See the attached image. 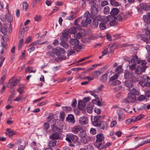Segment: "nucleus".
I'll return each instance as SVG.
<instances>
[{
	"mask_svg": "<svg viewBox=\"0 0 150 150\" xmlns=\"http://www.w3.org/2000/svg\"><path fill=\"white\" fill-rule=\"evenodd\" d=\"M90 15L89 11H86L83 17H81V20L82 19L81 22V26L86 27L88 24H90L91 22V20L90 18Z\"/></svg>",
	"mask_w": 150,
	"mask_h": 150,
	"instance_id": "obj_1",
	"label": "nucleus"
},
{
	"mask_svg": "<svg viewBox=\"0 0 150 150\" xmlns=\"http://www.w3.org/2000/svg\"><path fill=\"white\" fill-rule=\"evenodd\" d=\"M65 139L69 143H71L72 141L75 143H79L78 137L72 134H67L66 136Z\"/></svg>",
	"mask_w": 150,
	"mask_h": 150,
	"instance_id": "obj_2",
	"label": "nucleus"
},
{
	"mask_svg": "<svg viewBox=\"0 0 150 150\" xmlns=\"http://www.w3.org/2000/svg\"><path fill=\"white\" fill-rule=\"evenodd\" d=\"M136 96L132 93H128L127 97L123 99V101L125 103H134L136 100Z\"/></svg>",
	"mask_w": 150,
	"mask_h": 150,
	"instance_id": "obj_3",
	"label": "nucleus"
},
{
	"mask_svg": "<svg viewBox=\"0 0 150 150\" xmlns=\"http://www.w3.org/2000/svg\"><path fill=\"white\" fill-rule=\"evenodd\" d=\"M124 76L126 79H131L134 82H135L138 81V79L135 77L133 73L129 71H126L125 73Z\"/></svg>",
	"mask_w": 150,
	"mask_h": 150,
	"instance_id": "obj_4",
	"label": "nucleus"
},
{
	"mask_svg": "<svg viewBox=\"0 0 150 150\" xmlns=\"http://www.w3.org/2000/svg\"><path fill=\"white\" fill-rule=\"evenodd\" d=\"M104 137L102 134H98L96 135V145L98 148V144H103V143L101 142L104 140Z\"/></svg>",
	"mask_w": 150,
	"mask_h": 150,
	"instance_id": "obj_5",
	"label": "nucleus"
},
{
	"mask_svg": "<svg viewBox=\"0 0 150 150\" xmlns=\"http://www.w3.org/2000/svg\"><path fill=\"white\" fill-rule=\"evenodd\" d=\"M141 61L140 59L138 58L137 55H133L132 56V59L130 60L129 64L133 63L137 64H139Z\"/></svg>",
	"mask_w": 150,
	"mask_h": 150,
	"instance_id": "obj_6",
	"label": "nucleus"
},
{
	"mask_svg": "<svg viewBox=\"0 0 150 150\" xmlns=\"http://www.w3.org/2000/svg\"><path fill=\"white\" fill-rule=\"evenodd\" d=\"M82 129V128L80 125H76L72 128L71 132L74 134H76Z\"/></svg>",
	"mask_w": 150,
	"mask_h": 150,
	"instance_id": "obj_7",
	"label": "nucleus"
},
{
	"mask_svg": "<svg viewBox=\"0 0 150 150\" xmlns=\"http://www.w3.org/2000/svg\"><path fill=\"white\" fill-rule=\"evenodd\" d=\"M79 122V123L81 125H86L88 122V119L86 117L82 116L80 117Z\"/></svg>",
	"mask_w": 150,
	"mask_h": 150,
	"instance_id": "obj_8",
	"label": "nucleus"
},
{
	"mask_svg": "<svg viewBox=\"0 0 150 150\" xmlns=\"http://www.w3.org/2000/svg\"><path fill=\"white\" fill-rule=\"evenodd\" d=\"M91 11V17H94L95 16H97L98 13V11L97 8L96 7H91L90 10Z\"/></svg>",
	"mask_w": 150,
	"mask_h": 150,
	"instance_id": "obj_9",
	"label": "nucleus"
},
{
	"mask_svg": "<svg viewBox=\"0 0 150 150\" xmlns=\"http://www.w3.org/2000/svg\"><path fill=\"white\" fill-rule=\"evenodd\" d=\"M111 145V143L110 142H108L105 145H104V142L103 144H98V149H103L106 148L108 147Z\"/></svg>",
	"mask_w": 150,
	"mask_h": 150,
	"instance_id": "obj_10",
	"label": "nucleus"
},
{
	"mask_svg": "<svg viewBox=\"0 0 150 150\" xmlns=\"http://www.w3.org/2000/svg\"><path fill=\"white\" fill-rule=\"evenodd\" d=\"M69 33L68 29H66L62 32V35L60 37V39L62 41L63 40L64 38H68Z\"/></svg>",
	"mask_w": 150,
	"mask_h": 150,
	"instance_id": "obj_11",
	"label": "nucleus"
},
{
	"mask_svg": "<svg viewBox=\"0 0 150 150\" xmlns=\"http://www.w3.org/2000/svg\"><path fill=\"white\" fill-rule=\"evenodd\" d=\"M59 133H60L55 132V133H52L50 136V139L54 140H55L59 139L60 138V137Z\"/></svg>",
	"mask_w": 150,
	"mask_h": 150,
	"instance_id": "obj_12",
	"label": "nucleus"
},
{
	"mask_svg": "<svg viewBox=\"0 0 150 150\" xmlns=\"http://www.w3.org/2000/svg\"><path fill=\"white\" fill-rule=\"evenodd\" d=\"M102 18L101 19L102 23L105 24L108 21H110V19H112L113 17H112V16L109 15L107 17L103 16Z\"/></svg>",
	"mask_w": 150,
	"mask_h": 150,
	"instance_id": "obj_13",
	"label": "nucleus"
},
{
	"mask_svg": "<svg viewBox=\"0 0 150 150\" xmlns=\"http://www.w3.org/2000/svg\"><path fill=\"white\" fill-rule=\"evenodd\" d=\"M66 120L69 122H71L73 124H74L75 122L74 117L71 114L68 115L66 118Z\"/></svg>",
	"mask_w": 150,
	"mask_h": 150,
	"instance_id": "obj_14",
	"label": "nucleus"
},
{
	"mask_svg": "<svg viewBox=\"0 0 150 150\" xmlns=\"http://www.w3.org/2000/svg\"><path fill=\"white\" fill-rule=\"evenodd\" d=\"M84 32V30H83L82 31H80L76 34H74V38L77 40L82 38V37L84 36V34L83 33Z\"/></svg>",
	"mask_w": 150,
	"mask_h": 150,
	"instance_id": "obj_15",
	"label": "nucleus"
},
{
	"mask_svg": "<svg viewBox=\"0 0 150 150\" xmlns=\"http://www.w3.org/2000/svg\"><path fill=\"white\" fill-rule=\"evenodd\" d=\"M69 42L71 45L75 46L79 45V40L75 38H74L70 39Z\"/></svg>",
	"mask_w": 150,
	"mask_h": 150,
	"instance_id": "obj_16",
	"label": "nucleus"
},
{
	"mask_svg": "<svg viewBox=\"0 0 150 150\" xmlns=\"http://www.w3.org/2000/svg\"><path fill=\"white\" fill-rule=\"evenodd\" d=\"M112 19H115L118 21H121L122 20H124L126 19V18L124 16L123 17L120 15H116V16H112Z\"/></svg>",
	"mask_w": 150,
	"mask_h": 150,
	"instance_id": "obj_17",
	"label": "nucleus"
},
{
	"mask_svg": "<svg viewBox=\"0 0 150 150\" xmlns=\"http://www.w3.org/2000/svg\"><path fill=\"white\" fill-rule=\"evenodd\" d=\"M144 21L146 23H150V13H147V15H144L143 16Z\"/></svg>",
	"mask_w": 150,
	"mask_h": 150,
	"instance_id": "obj_18",
	"label": "nucleus"
},
{
	"mask_svg": "<svg viewBox=\"0 0 150 150\" xmlns=\"http://www.w3.org/2000/svg\"><path fill=\"white\" fill-rule=\"evenodd\" d=\"M134 74L136 75H142V72L141 70V66L138 65L136 67L134 70Z\"/></svg>",
	"mask_w": 150,
	"mask_h": 150,
	"instance_id": "obj_19",
	"label": "nucleus"
},
{
	"mask_svg": "<svg viewBox=\"0 0 150 150\" xmlns=\"http://www.w3.org/2000/svg\"><path fill=\"white\" fill-rule=\"evenodd\" d=\"M99 127L102 129H106L108 127V124L107 122L102 121L100 122Z\"/></svg>",
	"mask_w": 150,
	"mask_h": 150,
	"instance_id": "obj_20",
	"label": "nucleus"
},
{
	"mask_svg": "<svg viewBox=\"0 0 150 150\" xmlns=\"http://www.w3.org/2000/svg\"><path fill=\"white\" fill-rule=\"evenodd\" d=\"M101 72L100 71H96L91 72L89 75L90 76H92L94 78H97L101 74Z\"/></svg>",
	"mask_w": 150,
	"mask_h": 150,
	"instance_id": "obj_21",
	"label": "nucleus"
},
{
	"mask_svg": "<svg viewBox=\"0 0 150 150\" xmlns=\"http://www.w3.org/2000/svg\"><path fill=\"white\" fill-rule=\"evenodd\" d=\"M81 17H79L75 20L74 22V27L76 28L77 30H80L81 26L78 24V23L81 20Z\"/></svg>",
	"mask_w": 150,
	"mask_h": 150,
	"instance_id": "obj_22",
	"label": "nucleus"
},
{
	"mask_svg": "<svg viewBox=\"0 0 150 150\" xmlns=\"http://www.w3.org/2000/svg\"><path fill=\"white\" fill-rule=\"evenodd\" d=\"M6 134L8 136L11 137L12 135L15 134L16 132L13 130H11L10 129H6Z\"/></svg>",
	"mask_w": 150,
	"mask_h": 150,
	"instance_id": "obj_23",
	"label": "nucleus"
},
{
	"mask_svg": "<svg viewBox=\"0 0 150 150\" xmlns=\"http://www.w3.org/2000/svg\"><path fill=\"white\" fill-rule=\"evenodd\" d=\"M51 130L53 132H55L57 133L61 132V129L59 128H57L56 126L51 125Z\"/></svg>",
	"mask_w": 150,
	"mask_h": 150,
	"instance_id": "obj_24",
	"label": "nucleus"
},
{
	"mask_svg": "<svg viewBox=\"0 0 150 150\" xmlns=\"http://www.w3.org/2000/svg\"><path fill=\"white\" fill-rule=\"evenodd\" d=\"M119 10L116 8H113L110 12L111 16H116V15L119 12Z\"/></svg>",
	"mask_w": 150,
	"mask_h": 150,
	"instance_id": "obj_25",
	"label": "nucleus"
},
{
	"mask_svg": "<svg viewBox=\"0 0 150 150\" xmlns=\"http://www.w3.org/2000/svg\"><path fill=\"white\" fill-rule=\"evenodd\" d=\"M144 78L146 82V87H150V78L146 75L144 76Z\"/></svg>",
	"mask_w": 150,
	"mask_h": 150,
	"instance_id": "obj_26",
	"label": "nucleus"
},
{
	"mask_svg": "<svg viewBox=\"0 0 150 150\" xmlns=\"http://www.w3.org/2000/svg\"><path fill=\"white\" fill-rule=\"evenodd\" d=\"M99 119L95 116L94 117L93 124L94 126L96 127L99 126Z\"/></svg>",
	"mask_w": 150,
	"mask_h": 150,
	"instance_id": "obj_27",
	"label": "nucleus"
},
{
	"mask_svg": "<svg viewBox=\"0 0 150 150\" xmlns=\"http://www.w3.org/2000/svg\"><path fill=\"white\" fill-rule=\"evenodd\" d=\"M133 83L131 80H127L125 81V85L126 87L130 88L132 87Z\"/></svg>",
	"mask_w": 150,
	"mask_h": 150,
	"instance_id": "obj_28",
	"label": "nucleus"
},
{
	"mask_svg": "<svg viewBox=\"0 0 150 150\" xmlns=\"http://www.w3.org/2000/svg\"><path fill=\"white\" fill-rule=\"evenodd\" d=\"M68 30L69 33L74 35L77 32L76 29L74 27H71L69 29H68Z\"/></svg>",
	"mask_w": 150,
	"mask_h": 150,
	"instance_id": "obj_29",
	"label": "nucleus"
},
{
	"mask_svg": "<svg viewBox=\"0 0 150 150\" xmlns=\"http://www.w3.org/2000/svg\"><path fill=\"white\" fill-rule=\"evenodd\" d=\"M59 50V47H58L57 48H53L52 50L53 53L59 56H60V53Z\"/></svg>",
	"mask_w": 150,
	"mask_h": 150,
	"instance_id": "obj_30",
	"label": "nucleus"
},
{
	"mask_svg": "<svg viewBox=\"0 0 150 150\" xmlns=\"http://www.w3.org/2000/svg\"><path fill=\"white\" fill-rule=\"evenodd\" d=\"M56 142L57 141L56 140H51L49 142L48 144V146L50 147H55L56 145Z\"/></svg>",
	"mask_w": 150,
	"mask_h": 150,
	"instance_id": "obj_31",
	"label": "nucleus"
},
{
	"mask_svg": "<svg viewBox=\"0 0 150 150\" xmlns=\"http://www.w3.org/2000/svg\"><path fill=\"white\" fill-rule=\"evenodd\" d=\"M115 45L113 44L110 47V51L109 52L108 54L109 55L111 56L114 54V49L115 48Z\"/></svg>",
	"mask_w": 150,
	"mask_h": 150,
	"instance_id": "obj_32",
	"label": "nucleus"
},
{
	"mask_svg": "<svg viewBox=\"0 0 150 150\" xmlns=\"http://www.w3.org/2000/svg\"><path fill=\"white\" fill-rule=\"evenodd\" d=\"M116 72L118 74L121 73L123 71V69L122 68V66H119L116 67L115 69Z\"/></svg>",
	"mask_w": 150,
	"mask_h": 150,
	"instance_id": "obj_33",
	"label": "nucleus"
},
{
	"mask_svg": "<svg viewBox=\"0 0 150 150\" xmlns=\"http://www.w3.org/2000/svg\"><path fill=\"white\" fill-rule=\"evenodd\" d=\"M6 19L8 22L11 23L13 20V18L11 15L8 14L6 15Z\"/></svg>",
	"mask_w": 150,
	"mask_h": 150,
	"instance_id": "obj_34",
	"label": "nucleus"
},
{
	"mask_svg": "<svg viewBox=\"0 0 150 150\" xmlns=\"http://www.w3.org/2000/svg\"><path fill=\"white\" fill-rule=\"evenodd\" d=\"M108 76L107 74H105L103 75H102L100 78V81L102 82H105L107 80V77Z\"/></svg>",
	"mask_w": 150,
	"mask_h": 150,
	"instance_id": "obj_35",
	"label": "nucleus"
},
{
	"mask_svg": "<svg viewBox=\"0 0 150 150\" xmlns=\"http://www.w3.org/2000/svg\"><path fill=\"white\" fill-rule=\"evenodd\" d=\"M119 76V74L117 73L115 74L113 76H111L109 80L110 82H112L114 80L117 79Z\"/></svg>",
	"mask_w": 150,
	"mask_h": 150,
	"instance_id": "obj_36",
	"label": "nucleus"
},
{
	"mask_svg": "<svg viewBox=\"0 0 150 150\" xmlns=\"http://www.w3.org/2000/svg\"><path fill=\"white\" fill-rule=\"evenodd\" d=\"M66 59V56H62L61 57H57L55 58V60L59 62L62 60H64Z\"/></svg>",
	"mask_w": 150,
	"mask_h": 150,
	"instance_id": "obj_37",
	"label": "nucleus"
},
{
	"mask_svg": "<svg viewBox=\"0 0 150 150\" xmlns=\"http://www.w3.org/2000/svg\"><path fill=\"white\" fill-rule=\"evenodd\" d=\"M142 8L144 10L148 11L150 9V6L146 4H144L142 6Z\"/></svg>",
	"mask_w": 150,
	"mask_h": 150,
	"instance_id": "obj_38",
	"label": "nucleus"
},
{
	"mask_svg": "<svg viewBox=\"0 0 150 150\" xmlns=\"http://www.w3.org/2000/svg\"><path fill=\"white\" fill-rule=\"evenodd\" d=\"M144 76H145V75L143 76V78L141 79L139 82V84L142 86H146V82L145 81V79L144 78Z\"/></svg>",
	"mask_w": 150,
	"mask_h": 150,
	"instance_id": "obj_39",
	"label": "nucleus"
},
{
	"mask_svg": "<svg viewBox=\"0 0 150 150\" xmlns=\"http://www.w3.org/2000/svg\"><path fill=\"white\" fill-rule=\"evenodd\" d=\"M104 87V86L103 85H100L97 88L94 90V92L97 93L101 91L102 88H103Z\"/></svg>",
	"mask_w": 150,
	"mask_h": 150,
	"instance_id": "obj_40",
	"label": "nucleus"
},
{
	"mask_svg": "<svg viewBox=\"0 0 150 150\" xmlns=\"http://www.w3.org/2000/svg\"><path fill=\"white\" fill-rule=\"evenodd\" d=\"M137 64H133L129 66V69L131 71L135 70Z\"/></svg>",
	"mask_w": 150,
	"mask_h": 150,
	"instance_id": "obj_41",
	"label": "nucleus"
},
{
	"mask_svg": "<svg viewBox=\"0 0 150 150\" xmlns=\"http://www.w3.org/2000/svg\"><path fill=\"white\" fill-rule=\"evenodd\" d=\"M144 117V115L142 114H141L139 115L136 117H135V119L134 120V122H135L137 120H141Z\"/></svg>",
	"mask_w": 150,
	"mask_h": 150,
	"instance_id": "obj_42",
	"label": "nucleus"
},
{
	"mask_svg": "<svg viewBox=\"0 0 150 150\" xmlns=\"http://www.w3.org/2000/svg\"><path fill=\"white\" fill-rule=\"evenodd\" d=\"M111 20V21L110 22V24L111 26H113L117 24L115 19H110Z\"/></svg>",
	"mask_w": 150,
	"mask_h": 150,
	"instance_id": "obj_43",
	"label": "nucleus"
},
{
	"mask_svg": "<svg viewBox=\"0 0 150 150\" xmlns=\"http://www.w3.org/2000/svg\"><path fill=\"white\" fill-rule=\"evenodd\" d=\"M86 108V110L88 113H91L92 112L93 107L92 105L90 106V105H88Z\"/></svg>",
	"mask_w": 150,
	"mask_h": 150,
	"instance_id": "obj_44",
	"label": "nucleus"
},
{
	"mask_svg": "<svg viewBox=\"0 0 150 150\" xmlns=\"http://www.w3.org/2000/svg\"><path fill=\"white\" fill-rule=\"evenodd\" d=\"M23 9L24 11H25L27 9L28 7V5L26 2H24L23 4Z\"/></svg>",
	"mask_w": 150,
	"mask_h": 150,
	"instance_id": "obj_45",
	"label": "nucleus"
},
{
	"mask_svg": "<svg viewBox=\"0 0 150 150\" xmlns=\"http://www.w3.org/2000/svg\"><path fill=\"white\" fill-rule=\"evenodd\" d=\"M19 80L16 79L12 83V86L11 88H12L13 87L17 85L19 83Z\"/></svg>",
	"mask_w": 150,
	"mask_h": 150,
	"instance_id": "obj_46",
	"label": "nucleus"
},
{
	"mask_svg": "<svg viewBox=\"0 0 150 150\" xmlns=\"http://www.w3.org/2000/svg\"><path fill=\"white\" fill-rule=\"evenodd\" d=\"M110 2L111 4L114 6H119L118 3L115 0H110Z\"/></svg>",
	"mask_w": 150,
	"mask_h": 150,
	"instance_id": "obj_47",
	"label": "nucleus"
},
{
	"mask_svg": "<svg viewBox=\"0 0 150 150\" xmlns=\"http://www.w3.org/2000/svg\"><path fill=\"white\" fill-rule=\"evenodd\" d=\"M60 45L66 49H68L69 47L68 44L62 41L60 43Z\"/></svg>",
	"mask_w": 150,
	"mask_h": 150,
	"instance_id": "obj_48",
	"label": "nucleus"
},
{
	"mask_svg": "<svg viewBox=\"0 0 150 150\" xmlns=\"http://www.w3.org/2000/svg\"><path fill=\"white\" fill-rule=\"evenodd\" d=\"M93 20H95L97 21H100V20L101 21V19L102 18V17L100 16H95L94 17H92V18Z\"/></svg>",
	"mask_w": 150,
	"mask_h": 150,
	"instance_id": "obj_49",
	"label": "nucleus"
},
{
	"mask_svg": "<svg viewBox=\"0 0 150 150\" xmlns=\"http://www.w3.org/2000/svg\"><path fill=\"white\" fill-rule=\"evenodd\" d=\"M146 99V97L144 95H140L137 98V100L139 101H142Z\"/></svg>",
	"mask_w": 150,
	"mask_h": 150,
	"instance_id": "obj_50",
	"label": "nucleus"
},
{
	"mask_svg": "<svg viewBox=\"0 0 150 150\" xmlns=\"http://www.w3.org/2000/svg\"><path fill=\"white\" fill-rule=\"evenodd\" d=\"M79 136L81 138H84L86 136V132L84 131H81L79 134Z\"/></svg>",
	"mask_w": 150,
	"mask_h": 150,
	"instance_id": "obj_51",
	"label": "nucleus"
},
{
	"mask_svg": "<svg viewBox=\"0 0 150 150\" xmlns=\"http://www.w3.org/2000/svg\"><path fill=\"white\" fill-rule=\"evenodd\" d=\"M21 40H20L18 44V50H20L21 49V48L23 44V38H21Z\"/></svg>",
	"mask_w": 150,
	"mask_h": 150,
	"instance_id": "obj_52",
	"label": "nucleus"
},
{
	"mask_svg": "<svg viewBox=\"0 0 150 150\" xmlns=\"http://www.w3.org/2000/svg\"><path fill=\"white\" fill-rule=\"evenodd\" d=\"M13 98V94H11L10 95L8 100V104H10L12 103V101L11 100V99H12Z\"/></svg>",
	"mask_w": 150,
	"mask_h": 150,
	"instance_id": "obj_53",
	"label": "nucleus"
},
{
	"mask_svg": "<svg viewBox=\"0 0 150 150\" xmlns=\"http://www.w3.org/2000/svg\"><path fill=\"white\" fill-rule=\"evenodd\" d=\"M43 125L44 129L45 130H47L50 127L49 124L47 122L45 123Z\"/></svg>",
	"mask_w": 150,
	"mask_h": 150,
	"instance_id": "obj_54",
	"label": "nucleus"
},
{
	"mask_svg": "<svg viewBox=\"0 0 150 150\" xmlns=\"http://www.w3.org/2000/svg\"><path fill=\"white\" fill-rule=\"evenodd\" d=\"M99 28L101 30L105 29L106 28V26L104 23H100L99 24Z\"/></svg>",
	"mask_w": 150,
	"mask_h": 150,
	"instance_id": "obj_55",
	"label": "nucleus"
},
{
	"mask_svg": "<svg viewBox=\"0 0 150 150\" xmlns=\"http://www.w3.org/2000/svg\"><path fill=\"white\" fill-rule=\"evenodd\" d=\"M132 92V93L134 95H135L138 96L139 95V93L138 92V91L134 88H133L132 90L131 91Z\"/></svg>",
	"mask_w": 150,
	"mask_h": 150,
	"instance_id": "obj_56",
	"label": "nucleus"
},
{
	"mask_svg": "<svg viewBox=\"0 0 150 150\" xmlns=\"http://www.w3.org/2000/svg\"><path fill=\"white\" fill-rule=\"evenodd\" d=\"M109 8L108 6H106L104 8L103 12L105 14H108L109 11Z\"/></svg>",
	"mask_w": 150,
	"mask_h": 150,
	"instance_id": "obj_57",
	"label": "nucleus"
},
{
	"mask_svg": "<svg viewBox=\"0 0 150 150\" xmlns=\"http://www.w3.org/2000/svg\"><path fill=\"white\" fill-rule=\"evenodd\" d=\"M143 32L147 35H150V30L145 28L143 30Z\"/></svg>",
	"mask_w": 150,
	"mask_h": 150,
	"instance_id": "obj_58",
	"label": "nucleus"
},
{
	"mask_svg": "<svg viewBox=\"0 0 150 150\" xmlns=\"http://www.w3.org/2000/svg\"><path fill=\"white\" fill-rule=\"evenodd\" d=\"M81 49V46L80 45H75L73 47V49L76 51H78Z\"/></svg>",
	"mask_w": 150,
	"mask_h": 150,
	"instance_id": "obj_59",
	"label": "nucleus"
},
{
	"mask_svg": "<svg viewBox=\"0 0 150 150\" xmlns=\"http://www.w3.org/2000/svg\"><path fill=\"white\" fill-rule=\"evenodd\" d=\"M85 149L86 150H93V147L90 145H88L85 146Z\"/></svg>",
	"mask_w": 150,
	"mask_h": 150,
	"instance_id": "obj_60",
	"label": "nucleus"
},
{
	"mask_svg": "<svg viewBox=\"0 0 150 150\" xmlns=\"http://www.w3.org/2000/svg\"><path fill=\"white\" fill-rule=\"evenodd\" d=\"M121 83V82L119 80H116L115 81H114L112 83V86H116L120 84Z\"/></svg>",
	"mask_w": 150,
	"mask_h": 150,
	"instance_id": "obj_61",
	"label": "nucleus"
},
{
	"mask_svg": "<svg viewBox=\"0 0 150 150\" xmlns=\"http://www.w3.org/2000/svg\"><path fill=\"white\" fill-rule=\"evenodd\" d=\"M89 4L91 7H96V4L95 1H91L89 2Z\"/></svg>",
	"mask_w": 150,
	"mask_h": 150,
	"instance_id": "obj_62",
	"label": "nucleus"
},
{
	"mask_svg": "<svg viewBox=\"0 0 150 150\" xmlns=\"http://www.w3.org/2000/svg\"><path fill=\"white\" fill-rule=\"evenodd\" d=\"M99 22L98 21H96L95 20H93L92 24L93 25L95 26V27H97L98 26Z\"/></svg>",
	"mask_w": 150,
	"mask_h": 150,
	"instance_id": "obj_63",
	"label": "nucleus"
},
{
	"mask_svg": "<svg viewBox=\"0 0 150 150\" xmlns=\"http://www.w3.org/2000/svg\"><path fill=\"white\" fill-rule=\"evenodd\" d=\"M134 120L132 118L128 119L125 121V122L127 125H129L130 124L131 122H134Z\"/></svg>",
	"mask_w": 150,
	"mask_h": 150,
	"instance_id": "obj_64",
	"label": "nucleus"
}]
</instances>
